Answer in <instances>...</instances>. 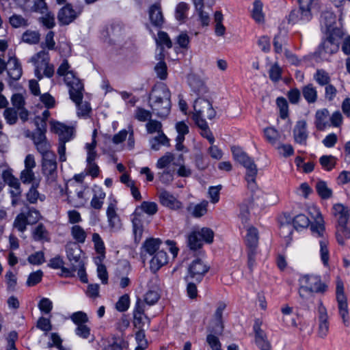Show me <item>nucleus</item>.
Segmentation results:
<instances>
[{
    "label": "nucleus",
    "instance_id": "774afa93",
    "mask_svg": "<svg viewBox=\"0 0 350 350\" xmlns=\"http://www.w3.org/2000/svg\"><path fill=\"white\" fill-rule=\"evenodd\" d=\"M198 12V21L202 27H208L210 24L211 18L208 12L203 10V8H196Z\"/></svg>",
    "mask_w": 350,
    "mask_h": 350
},
{
    "label": "nucleus",
    "instance_id": "39448f33",
    "mask_svg": "<svg viewBox=\"0 0 350 350\" xmlns=\"http://www.w3.org/2000/svg\"><path fill=\"white\" fill-rule=\"evenodd\" d=\"M231 151L234 159L245 168V179L248 187L254 189L256 187V178L258 174V168L254 159L240 147L232 146Z\"/></svg>",
    "mask_w": 350,
    "mask_h": 350
},
{
    "label": "nucleus",
    "instance_id": "864d4df0",
    "mask_svg": "<svg viewBox=\"0 0 350 350\" xmlns=\"http://www.w3.org/2000/svg\"><path fill=\"white\" fill-rule=\"evenodd\" d=\"M174 157L172 153L167 152L157 161V167L159 170L171 167L170 165L174 161Z\"/></svg>",
    "mask_w": 350,
    "mask_h": 350
},
{
    "label": "nucleus",
    "instance_id": "f3484780",
    "mask_svg": "<svg viewBox=\"0 0 350 350\" xmlns=\"http://www.w3.org/2000/svg\"><path fill=\"white\" fill-rule=\"evenodd\" d=\"M261 322L256 319L254 322L253 329L255 333V342L260 350H271V345L267 340V335L260 328Z\"/></svg>",
    "mask_w": 350,
    "mask_h": 350
},
{
    "label": "nucleus",
    "instance_id": "69168bd1",
    "mask_svg": "<svg viewBox=\"0 0 350 350\" xmlns=\"http://www.w3.org/2000/svg\"><path fill=\"white\" fill-rule=\"evenodd\" d=\"M156 42L157 44L165 46L168 49L172 46V42L167 33L162 31H159L158 38L156 39Z\"/></svg>",
    "mask_w": 350,
    "mask_h": 350
},
{
    "label": "nucleus",
    "instance_id": "b1692460",
    "mask_svg": "<svg viewBox=\"0 0 350 350\" xmlns=\"http://www.w3.org/2000/svg\"><path fill=\"white\" fill-rule=\"evenodd\" d=\"M307 124L305 120L298 121L293 130V136L295 141L300 144H306L308 138V132L306 128Z\"/></svg>",
    "mask_w": 350,
    "mask_h": 350
},
{
    "label": "nucleus",
    "instance_id": "4be33fe9",
    "mask_svg": "<svg viewBox=\"0 0 350 350\" xmlns=\"http://www.w3.org/2000/svg\"><path fill=\"white\" fill-rule=\"evenodd\" d=\"M7 72L10 79L18 81L22 76L23 70L18 59L15 57H11L8 61Z\"/></svg>",
    "mask_w": 350,
    "mask_h": 350
},
{
    "label": "nucleus",
    "instance_id": "680f3d73",
    "mask_svg": "<svg viewBox=\"0 0 350 350\" xmlns=\"http://www.w3.org/2000/svg\"><path fill=\"white\" fill-rule=\"evenodd\" d=\"M96 146V141L94 139L91 143H87L85 144V148L87 150L88 157L87 163L94 162L97 153L95 150Z\"/></svg>",
    "mask_w": 350,
    "mask_h": 350
},
{
    "label": "nucleus",
    "instance_id": "e433bc0d",
    "mask_svg": "<svg viewBox=\"0 0 350 350\" xmlns=\"http://www.w3.org/2000/svg\"><path fill=\"white\" fill-rule=\"evenodd\" d=\"M105 198V193L100 187H96L94 189V196L90 204L94 209L99 210L102 208L103 200Z\"/></svg>",
    "mask_w": 350,
    "mask_h": 350
},
{
    "label": "nucleus",
    "instance_id": "473e14b6",
    "mask_svg": "<svg viewBox=\"0 0 350 350\" xmlns=\"http://www.w3.org/2000/svg\"><path fill=\"white\" fill-rule=\"evenodd\" d=\"M301 93L304 99L309 104L314 103L317 100V90L312 83L304 86L301 89Z\"/></svg>",
    "mask_w": 350,
    "mask_h": 350
},
{
    "label": "nucleus",
    "instance_id": "6ab92c4d",
    "mask_svg": "<svg viewBox=\"0 0 350 350\" xmlns=\"http://www.w3.org/2000/svg\"><path fill=\"white\" fill-rule=\"evenodd\" d=\"M77 13L70 3L66 4L61 8L57 14V19L62 25L71 23L77 17Z\"/></svg>",
    "mask_w": 350,
    "mask_h": 350
},
{
    "label": "nucleus",
    "instance_id": "de8ad7c7",
    "mask_svg": "<svg viewBox=\"0 0 350 350\" xmlns=\"http://www.w3.org/2000/svg\"><path fill=\"white\" fill-rule=\"evenodd\" d=\"M92 241L96 252L100 255V258H103L105 254V247L100 236L98 233H94L92 234Z\"/></svg>",
    "mask_w": 350,
    "mask_h": 350
},
{
    "label": "nucleus",
    "instance_id": "58836bf2",
    "mask_svg": "<svg viewBox=\"0 0 350 350\" xmlns=\"http://www.w3.org/2000/svg\"><path fill=\"white\" fill-rule=\"evenodd\" d=\"M313 79L320 86L328 85L331 81L329 74L323 69H317L313 75Z\"/></svg>",
    "mask_w": 350,
    "mask_h": 350
},
{
    "label": "nucleus",
    "instance_id": "393cba45",
    "mask_svg": "<svg viewBox=\"0 0 350 350\" xmlns=\"http://www.w3.org/2000/svg\"><path fill=\"white\" fill-rule=\"evenodd\" d=\"M152 256V259L150 261V268L153 273H156L162 266L167 262V253L161 250L157 251Z\"/></svg>",
    "mask_w": 350,
    "mask_h": 350
},
{
    "label": "nucleus",
    "instance_id": "423d86ee",
    "mask_svg": "<svg viewBox=\"0 0 350 350\" xmlns=\"http://www.w3.org/2000/svg\"><path fill=\"white\" fill-rule=\"evenodd\" d=\"M66 254L68 260L70 262V270L75 274L77 271V275L83 283L88 282L87 274L85 273L84 262L82 258V250L77 243H69L66 245Z\"/></svg>",
    "mask_w": 350,
    "mask_h": 350
},
{
    "label": "nucleus",
    "instance_id": "7ed1b4c3",
    "mask_svg": "<svg viewBox=\"0 0 350 350\" xmlns=\"http://www.w3.org/2000/svg\"><path fill=\"white\" fill-rule=\"evenodd\" d=\"M332 213L338 223L337 241L340 245H343L345 239H350V209L337 204L333 206Z\"/></svg>",
    "mask_w": 350,
    "mask_h": 350
},
{
    "label": "nucleus",
    "instance_id": "c85d7f7f",
    "mask_svg": "<svg viewBox=\"0 0 350 350\" xmlns=\"http://www.w3.org/2000/svg\"><path fill=\"white\" fill-rule=\"evenodd\" d=\"M161 243V241L159 239L150 238L146 239L142 247V256L145 257L146 254L152 256L157 251H160L159 246Z\"/></svg>",
    "mask_w": 350,
    "mask_h": 350
},
{
    "label": "nucleus",
    "instance_id": "e2e57ef3",
    "mask_svg": "<svg viewBox=\"0 0 350 350\" xmlns=\"http://www.w3.org/2000/svg\"><path fill=\"white\" fill-rule=\"evenodd\" d=\"M70 319L77 326L84 325L88 321V317L86 313L82 311L74 312L71 315Z\"/></svg>",
    "mask_w": 350,
    "mask_h": 350
},
{
    "label": "nucleus",
    "instance_id": "5701e85b",
    "mask_svg": "<svg viewBox=\"0 0 350 350\" xmlns=\"http://www.w3.org/2000/svg\"><path fill=\"white\" fill-rule=\"evenodd\" d=\"M149 18L151 23L157 27H161L164 23V17L160 3H156L149 8Z\"/></svg>",
    "mask_w": 350,
    "mask_h": 350
},
{
    "label": "nucleus",
    "instance_id": "0eeeda50",
    "mask_svg": "<svg viewBox=\"0 0 350 350\" xmlns=\"http://www.w3.org/2000/svg\"><path fill=\"white\" fill-rule=\"evenodd\" d=\"M314 0H298L299 8L293 9L286 17L289 24L309 22L312 18V6Z\"/></svg>",
    "mask_w": 350,
    "mask_h": 350
},
{
    "label": "nucleus",
    "instance_id": "f704fd0d",
    "mask_svg": "<svg viewBox=\"0 0 350 350\" xmlns=\"http://www.w3.org/2000/svg\"><path fill=\"white\" fill-rule=\"evenodd\" d=\"M319 254L321 260L325 267L329 265V250L328 247L329 241L328 239H323L321 241H319Z\"/></svg>",
    "mask_w": 350,
    "mask_h": 350
},
{
    "label": "nucleus",
    "instance_id": "20e7f679",
    "mask_svg": "<svg viewBox=\"0 0 350 350\" xmlns=\"http://www.w3.org/2000/svg\"><path fill=\"white\" fill-rule=\"evenodd\" d=\"M66 83L69 87L70 98L77 105L78 116H88L91 108L87 102H82L83 85L81 81L77 77H74L72 73H69Z\"/></svg>",
    "mask_w": 350,
    "mask_h": 350
},
{
    "label": "nucleus",
    "instance_id": "1a4fd4ad",
    "mask_svg": "<svg viewBox=\"0 0 350 350\" xmlns=\"http://www.w3.org/2000/svg\"><path fill=\"white\" fill-rule=\"evenodd\" d=\"M193 109V120L196 124H198L200 120H205V118L212 120L216 115V111L211 102L201 97L195 100Z\"/></svg>",
    "mask_w": 350,
    "mask_h": 350
},
{
    "label": "nucleus",
    "instance_id": "aec40b11",
    "mask_svg": "<svg viewBox=\"0 0 350 350\" xmlns=\"http://www.w3.org/2000/svg\"><path fill=\"white\" fill-rule=\"evenodd\" d=\"M52 130L59 137V141L66 143L72 138L73 128L66 126L62 123L55 122L52 124Z\"/></svg>",
    "mask_w": 350,
    "mask_h": 350
},
{
    "label": "nucleus",
    "instance_id": "c756f323",
    "mask_svg": "<svg viewBox=\"0 0 350 350\" xmlns=\"http://www.w3.org/2000/svg\"><path fill=\"white\" fill-rule=\"evenodd\" d=\"M64 262L63 259L59 256H57L53 258L50 260L49 263V266L53 269H60L61 273L60 275L70 278L75 276V274L72 273V270H70L69 268H66L64 267Z\"/></svg>",
    "mask_w": 350,
    "mask_h": 350
},
{
    "label": "nucleus",
    "instance_id": "37998d69",
    "mask_svg": "<svg viewBox=\"0 0 350 350\" xmlns=\"http://www.w3.org/2000/svg\"><path fill=\"white\" fill-rule=\"evenodd\" d=\"M214 20L215 23V33L217 36H222L225 34L226 27L222 24L223 14L221 12L217 11L215 13Z\"/></svg>",
    "mask_w": 350,
    "mask_h": 350
},
{
    "label": "nucleus",
    "instance_id": "0e129e2a",
    "mask_svg": "<svg viewBox=\"0 0 350 350\" xmlns=\"http://www.w3.org/2000/svg\"><path fill=\"white\" fill-rule=\"evenodd\" d=\"M159 295L158 292L153 289L149 290L144 295V302L149 305L152 306L156 304L159 299Z\"/></svg>",
    "mask_w": 350,
    "mask_h": 350
},
{
    "label": "nucleus",
    "instance_id": "13d9d810",
    "mask_svg": "<svg viewBox=\"0 0 350 350\" xmlns=\"http://www.w3.org/2000/svg\"><path fill=\"white\" fill-rule=\"evenodd\" d=\"M150 321L146 315H133V325L138 329H144L146 325L148 327Z\"/></svg>",
    "mask_w": 350,
    "mask_h": 350
},
{
    "label": "nucleus",
    "instance_id": "6e6552de",
    "mask_svg": "<svg viewBox=\"0 0 350 350\" xmlns=\"http://www.w3.org/2000/svg\"><path fill=\"white\" fill-rule=\"evenodd\" d=\"M49 54L45 50L40 51L31 57L29 62L35 66V76L40 80L42 78L41 71L43 70L44 75L50 78L54 74V67L49 64Z\"/></svg>",
    "mask_w": 350,
    "mask_h": 350
},
{
    "label": "nucleus",
    "instance_id": "7c9ffc66",
    "mask_svg": "<svg viewBox=\"0 0 350 350\" xmlns=\"http://www.w3.org/2000/svg\"><path fill=\"white\" fill-rule=\"evenodd\" d=\"M132 223L135 242L138 243L142 239L144 230L142 216L137 213V211L132 219Z\"/></svg>",
    "mask_w": 350,
    "mask_h": 350
},
{
    "label": "nucleus",
    "instance_id": "9b49d317",
    "mask_svg": "<svg viewBox=\"0 0 350 350\" xmlns=\"http://www.w3.org/2000/svg\"><path fill=\"white\" fill-rule=\"evenodd\" d=\"M42 171L48 183H53L57 178V161L55 154H48L42 159Z\"/></svg>",
    "mask_w": 350,
    "mask_h": 350
},
{
    "label": "nucleus",
    "instance_id": "cd10ccee",
    "mask_svg": "<svg viewBox=\"0 0 350 350\" xmlns=\"http://www.w3.org/2000/svg\"><path fill=\"white\" fill-rule=\"evenodd\" d=\"M107 216L109 226L111 229L117 231L121 228V221L116 213V205L113 203H110L107 207Z\"/></svg>",
    "mask_w": 350,
    "mask_h": 350
},
{
    "label": "nucleus",
    "instance_id": "603ef678",
    "mask_svg": "<svg viewBox=\"0 0 350 350\" xmlns=\"http://www.w3.org/2000/svg\"><path fill=\"white\" fill-rule=\"evenodd\" d=\"M293 223L294 228L298 230L307 228L310 225V220L306 215L299 214L294 217Z\"/></svg>",
    "mask_w": 350,
    "mask_h": 350
},
{
    "label": "nucleus",
    "instance_id": "79ce46f5",
    "mask_svg": "<svg viewBox=\"0 0 350 350\" xmlns=\"http://www.w3.org/2000/svg\"><path fill=\"white\" fill-rule=\"evenodd\" d=\"M71 235L72 238L76 241L78 243H83L86 239V232L83 230V228L79 226L75 225L71 228Z\"/></svg>",
    "mask_w": 350,
    "mask_h": 350
},
{
    "label": "nucleus",
    "instance_id": "4468645a",
    "mask_svg": "<svg viewBox=\"0 0 350 350\" xmlns=\"http://www.w3.org/2000/svg\"><path fill=\"white\" fill-rule=\"evenodd\" d=\"M338 50V44L332 38H327L322 41L319 46L316 54L323 60H327L328 58Z\"/></svg>",
    "mask_w": 350,
    "mask_h": 350
},
{
    "label": "nucleus",
    "instance_id": "052dcab7",
    "mask_svg": "<svg viewBox=\"0 0 350 350\" xmlns=\"http://www.w3.org/2000/svg\"><path fill=\"white\" fill-rule=\"evenodd\" d=\"M335 22V16L329 12H323L321 15L320 23L322 26H325L326 29H329Z\"/></svg>",
    "mask_w": 350,
    "mask_h": 350
},
{
    "label": "nucleus",
    "instance_id": "49530a36",
    "mask_svg": "<svg viewBox=\"0 0 350 350\" xmlns=\"http://www.w3.org/2000/svg\"><path fill=\"white\" fill-rule=\"evenodd\" d=\"M196 124L202 130V135L206 138L210 144H213L215 142V138L211 132L206 120H200Z\"/></svg>",
    "mask_w": 350,
    "mask_h": 350
},
{
    "label": "nucleus",
    "instance_id": "6e6d98bb",
    "mask_svg": "<svg viewBox=\"0 0 350 350\" xmlns=\"http://www.w3.org/2000/svg\"><path fill=\"white\" fill-rule=\"evenodd\" d=\"M10 23L14 28L25 27L29 25L27 19L18 14H13L10 16Z\"/></svg>",
    "mask_w": 350,
    "mask_h": 350
},
{
    "label": "nucleus",
    "instance_id": "bb28decb",
    "mask_svg": "<svg viewBox=\"0 0 350 350\" xmlns=\"http://www.w3.org/2000/svg\"><path fill=\"white\" fill-rule=\"evenodd\" d=\"M314 124L316 128L319 131H323L327 126H330L329 113L327 109L324 108L317 111Z\"/></svg>",
    "mask_w": 350,
    "mask_h": 350
},
{
    "label": "nucleus",
    "instance_id": "c03bdc74",
    "mask_svg": "<svg viewBox=\"0 0 350 350\" xmlns=\"http://www.w3.org/2000/svg\"><path fill=\"white\" fill-rule=\"evenodd\" d=\"M319 162L323 169L331 171L336 164V158L332 155H323L320 157Z\"/></svg>",
    "mask_w": 350,
    "mask_h": 350
},
{
    "label": "nucleus",
    "instance_id": "3c124183",
    "mask_svg": "<svg viewBox=\"0 0 350 350\" xmlns=\"http://www.w3.org/2000/svg\"><path fill=\"white\" fill-rule=\"evenodd\" d=\"M27 224L25 213H21L16 217L13 226L18 231L23 232L25 231Z\"/></svg>",
    "mask_w": 350,
    "mask_h": 350
},
{
    "label": "nucleus",
    "instance_id": "a211bd4d",
    "mask_svg": "<svg viewBox=\"0 0 350 350\" xmlns=\"http://www.w3.org/2000/svg\"><path fill=\"white\" fill-rule=\"evenodd\" d=\"M316 214L314 221L310 224V230L314 237L321 241L323 239H327V236L321 214L318 211H316Z\"/></svg>",
    "mask_w": 350,
    "mask_h": 350
},
{
    "label": "nucleus",
    "instance_id": "4c0bfd02",
    "mask_svg": "<svg viewBox=\"0 0 350 350\" xmlns=\"http://www.w3.org/2000/svg\"><path fill=\"white\" fill-rule=\"evenodd\" d=\"M315 189L319 196L322 199H329L332 196V190L328 186L326 182L319 180L316 183Z\"/></svg>",
    "mask_w": 350,
    "mask_h": 350
},
{
    "label": "nucleus",
    "instance_id": "a878e982",
    "mask_svg": "<svg viewBox=\"0 0 350 350\" xmlns=\"http://www.w3.org/2000/svg\"><path fill=\"white\" fill-rule=\"evenodd\" d=\"M208 202L206 200H202L198 204L190 202L186 209L187 211L193 217L199 218L204 216L207 213Z\"/></svg>",
    "mask_w": 350,
    "mask_h": 350
},
{
    "label": "nucleus",
    "instance_id": "9d476101",
    "mask_svg": "<svg viewBox=\"0 0 350 350\" xmlns=\"http://www.w3.org/2000/svg\"><path fill=\"white\" fill-rule=\"evenodd\" d=\"M213 237V231L208 228L194 230L188 237L189 247L191 250H196L202 246L204 241L208 243H212Z\"/></svg>",
    "mask_w": 350,
    "mask_h": 350
},
{
    "label": "nucleus",
    "instance_id": "412c9836",
    "mask_svg": "<svg viewBox=\"0 0 350 350\" xmlns=\"http://www.w3.org/2000/svg\"><path fill=\"white\" fill-rule=\"evenodd\" d=\"M161 204L169 208L178 210L182 207V203L167 191H161L159 195Z\"/></svg>",
    "mask_w": 350,
    "mask_h": 350
},
{
    "label": "nucleus",
    "instance_id": "f03ea898",
    "mask_svg": "<svg viewBox=\"0 0 350 350\" xmlns=\"http://www.w3.org/2000/svg\"><path fill=\"white\" fill-rule=\"evenodd\" d=\"M299 295L304 301H306V308L309 310L310 304L313 303L315 293H324L327 286L321 282V278L316 275H305L299 280Z\"/></svg>",
    "mask_w": 350,
    "mask_h": 350
},
{
    "label": "nucleus",
    "instance_id": "a19ab883",
    "mask_svg": "<svg viewBox=\"0 0 350 350\" xmlns=\"http://www.w3.org/2000/svg\"><path fill=\"white\" fill-rule=\"evenodd\" d=\"M157 176L160 181L163 184H170L174 180L175 170L174 167H167L161 170Z\"/></svg>",
    "mask_w": 350,
    "mask_h": 350
},
{
    "label": "nucleus",
    "instance_id": "4d7b16f0",
    "mask_svg": "<svg viewBox=\"0 0 350 350\" xmlns=\"http://www.w3.org/2000/svg\"><path fill=\"white\" fill-rule=\"evenodd\" d=\"M146 127L148 133H157L159 135L163 133L162 131V124L156 120L150 119L146 124Z\"/></svg>",
    "mask_w": 350,
    "mask_h": 350
},
{
    "label": "nucleus",
    "instance_id": "bf43d9fd",
    "mask_svg": "<svg viewBox=\"0 0 350 350\" xmlns=\"http://www.w3.org/2000/svg\"><path fill=\"white\" fill-rule=\"evenodd\" d=\"M262 4L260 1L256 0L254 2V8L252 10V17L257 22H261L264 19L262 12Z\"/></svg>",
    "mask_w": 350,
    "mask_h": 350
},
{
    "label": "nucleus",
    "instance_id": "ddd939ff",
    "mask_svg": "<svg viewBox=\"0 0 350 350\" xmlns=\"http://www.w3.org/2000/svg\"><path fill=\"white\" fill-rule=\"evenodd\" d=\"M210 267L202 259L197 258L189 267V277L197 282H200Z\"/></svg>",
    "mask_w": 350,
    "mask_h": 350
},
{
    "label": "nucleus",
    "instance_id": "2f4dec72",
    "mask_svg": "<svg viewBox=\"0 0 350 350\" xmlns=\"http://www.w3.org/2000/svg\"><path fill=\"white\" fill-rule=\"evenodd\" d=\"M36 129L31 134V139L34 146L47 139L46 137V124L37 123Z\"/></svg>",
    "mask_w": 350,
    "mask_h": 350
},
{
    "label": "nucleus",
    "instance_id": "c9c22d12",
    "mask_svg": "<svg viewBox=\"0 0 350 350\" xmlns=\"http://www.w3.org/2000/svg\"><path fill=\"white\" fill-rule=\"evenodd\" d=\"M149 143L154 150H159L161 146H170V139L163 133L151 138Z\"/></svg>",
    "mask_w": 350,
    "mask_h": 350
},
{
    "label": "nucleus",
    "instance_id": "09e8293b",
    "mask_svg": "<svg viewBox=\"0 0 350 350\" xmlns=\"http://www.w3.org/2000/svg\"><path fill=\"white\" fill-rule=\"evenodd\" d=\"M189 10V5L185 2L179 3L176 8L175 17L176 20L183 22L187 18V12Z\"/></svg>",
    "mask_w": 350,
    "mask_h": 350
},
{
    "label": "nucleus",
    "instance_id": "72a5a7b5",
    "mask_svg": "<svg viewBox=\"0 0 350 350\" xmlns=\"http://www.w3.org/2000/svg\"><path fill=\"white\" fill-rule=\"evenodd\" d=\"M245 242L249 250H256L258 243V234L256 228L251 227L247 229Z\"/></svg>",
    "mask_w": 350,
    "mask_h": 350
},
{
    "label": "nucleus",
    "instance_id": "338daca9",
    "mask_svg": "<svg viewBox=\"0 0 350 350\" xmlns=\"http://www.w3.org/2000/svg\"><path fill=\"white\" fill-rule=\"evenodd\" d=\"M276 103L280 109V117L282 119H285L288 116V103L283 97H279L276 100Z\"/></svg>",
    "mask_w": 350,
    "mask_h": 350
},
{
    "label": "nucleus",
    "instance_id": "f8f14e48",
    "mask_svg": "<svg viewBox=\"0 0 350 350\" xmlns=\"http://www.w3.org/2000/svg\"><path fill=\"white\" fill-rule=\"evenodd\" d=\"M336 300L338 302V312L345 325L349 321V310L347 297L344 293V286L342 282H338L336 285Z\"/></svg>",
    "mask_w": 350,
    "mask_h": 350
},
{
    "label": "nucleus",
    "instance_id": "f257e3e1",
    "mask_svg": "<svg viewBox=\"0 0 350 350\" xmlns=\"http://www.w3.org/2000/svg\"><path fill=\"white\" fill-rule=\"evenodd\" d=\"M150 106L154 113L160 117L165 118L170 112L171 92L164 83L154 86L149 97Z\"/></svg>",
    "mask_w": 350,
    "mask_h": 350
},
{
    "label": "nucleus",
    "instance_id": "2eb2a0df",
    "mask_svg": "<svg viewBox=\"0 0 350 350\" xmlns=\"http://www.w3.org/2000/svg\"><path fill=\"white\" fill-rule=\"evenodd\" d=\"M318 321L319 328L318 334L319 337L324 338L328 334L329 323L328 321V314L326 308L323 306L321 301H319L318 306Z\"/></svg>",
    "mask_w": 350,
    "mask_h": 350
},
{
    "label": "nucleus",
    "instance_id": "8fccbe9b",
    "mask_svg": "<svg viewBox=\"0 0 350 350\" xmlns=\"http://www.w3.org/2000/svg\"><path fill=\"white\" fill-rule=\"evenodd\" d=\"M39 22L46 29H53L55 26V15L51 12H46L39 18Z\"/></svg>",
    "mask_w": 350,
    "mask_h": 350
},
{
    "label": "nucleus",
    "instance_id": "a18cd8bd",
    "mask_svg": "<svg viewBox=\"0 0 350 350\" xmlns=\"http://www.w3.org/2000/svg\"><path fill=\"white\" fill-rule=\"evenodd\" d=\"M3 117L8 124H15L18 120V111L15 108L7 107L3 111Z\"/></svg>",
    "mask_w": 350,
    "mask_h": 350
},
{
    "label": "nucleus",
    "instance_id": "ea45409f",
    "mask_svg": "<svg viewBox=\"0 0 350 350\" xmlns=\"http://www.w3.org/2000/svg\"><path fill=\"white\" fill-rule=\"evenodd\" d=\"M21 39L29 44H36L40 42V33L38 31L28 29L23 33Z\"/></svg>",
    "mask_w": 350,
    "mask_h": 350
},
{
    "label": "nucleus",
    "instance_id": "dca6fc26",
    "mask_svg": "<svg viewBox=\"0 0 350 350\" xmlns=\"http://www.w3.org/2000/svg\"><path fill=\"white\" fill-rule=\"evenodd\" d=\"M3 181L11 188L10 194L12 197H20L22 190L19 180L13 176L11 170H4L2 173Z\"/></svg>",
    "mask_w": 350,
    "mask_h": 350
},
{
    "label": "nucleus",
    "instance_id": "5fc2aeb1",
    "mask_svg": "<svg viewBox=\"0 0 350 350\" xmlns=\"http://www.w3.org/2000/svg\"><path fill=\"white\" fill-rule=\"evenodd\" d=\"M264 133L267 140L272 144H276L280 138L279 132L273 127L266 128Z\"/></svg>",
    "mask_w": 350,
    "mask_h": 350
}]
</instances>
